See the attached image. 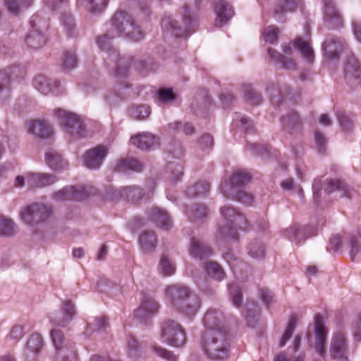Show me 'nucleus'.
I'll list each match as a JSON object with an SVG mask.
<instances>
[{
	"label": "nucleus",
	"instance_id": "f257e3e1",
	"mask_svg": "<svg viewBox=\"0 0 361 361\" xmlns=\"http://www.w3.org/2000/svg\"><path fill=\"white\" fill-rule=\"evenodd\" d=\"M121 35L135 42L144 38L143 32L135 25L132 17L125 11H118L114 15L111 23L107 25L106 32L97 38V44L103 51L112 50L110 56L116 59L118 54L112 49L111 43L114 38Z\"/></svg>",
	"mask_w": 361,
	"mask_h": 361
},
{
	"label": "nucleus",
	"instance_id": "f03ea898",
	"mask_svg": "<svg viewBox=\"0 0 361 361\" xmlns=\"http://www.w3.org/2000/svg\"><path fill=\"white\" fill-rule=\"evenodd\" d=\"M166 297L173 307L190 317L195 315L200 306L198 298L195 295L191 296L190 289L183 284L168 286Z\"/></svg>",
	"mask_w": 361,
	"mask_h": 361
},
{
	"label": "nucleus",
	"instance_id": "7ed1b4c3",
	"mask_svg": "<svg viewBox=\"0 0 361 361\" xmlns=\"http://www.w3.org/2000/svg\"><path fill=\"white\" fill-rule=\"evenodd\" d=\"M204 353L212 360H224L227 357L229 344L225 332L219 329L208 331L203 338Z\"/></svg>",
	"mask_w": 361,
	"mask_h": 361
},
{
	"label": "nucleus",
	"instance_id": "20e7f679",
	"mask_svg": "<svg viewBox=\"0 0 361 361\" xmlns=\"http://www.w3.org/2000/svg\"><path fill=\"white\" fill-rule=\"evenodd\" d=\"M183 25H178V22L171 16L164 17L161 21V26L163 30L171 32L177 37H187L195 32L196 25L195 16L188 7L183 10Z\"/></svg>",
	"mask_w": 361,
	"mask_h": 361
},
{
	"label": "nucleus",
	"instance_id": "39448f33",
	"mask_svg": "<svg viewBox=\"0 0 361 361\" xmlns=\"http://www.w3.org/2000/svg\"><path fill=\"white\" fill-rule=\"evenodd\" d=\"M220 213L224 218L223 224L219 226L221 233L226 235H233V229H246L247 220L245 217L230 206H224L220 209Z\"/></svg>",
	"mask_w": 361,
	"mask_h": 361
},
{
	"label": "nucleus",
	"instance_id": "423d86ee",
	"mask_svg": "<svg viewBox=\"0 0 361 361\" xmlns=\"http://www.w3.org/2000/svg\"><path fill=\"white\" fill-rule=\"evenodd\" d=\"M55 116L60 120L66 133L73 137H82L85 136V125L82 118L63 109H56Z\"/></svg>",
	"mask_w": 361,
	"mask_h": 361
},
{
	"label": "nucleus",
	"instance_id": "0eeeda50",
	"mask_svg": "<svg viewBox=\"0 0 361 361\" xmlns=\"http://www.w3.org/2000/svg\"><path fill=\"white\" fill-rule=\"evenodd\" d=\"M161 338L169 345L178 348L185 343L186 334L178 323L167 320L161 326Z\"/></svg>",
	"mask_w": 361,
	"mask_h": 361
},
{
	"label": "nucleus",
	"instance_id": "6e6552de",
	"mask_svg": "<svg viewBox=\"0 0 361 361\" xmlns=\"http://www.w3.org/2000/svg\"><path fill=\"white\" fill-rule=\"evenodd\" d=\"M51 214L49 207L36 203L24 208L20 212V217L25 224L32 226L47 220Z\"/></svg>",
	"mask_w": 361,
	"mask_h": 361
},
{
	"label": "nucleus",
	"instance_id": "1a4fd4ad",
	"mask_svg": "<svg viewBox=\"0 0 361 361\" xmlns=\"http://www.w3.org/2000/svg\"><path fill=\"white\" fill-rule=\"evenodd\" d=\"M250 175L244 171H235L228 181L221 185L220 190L225 197H234L236 192L250 181Z\"/></svg>",
	"mask_w": 361,
	"mask_h": 361
},
{
	"label": "nucleus",
	"instance_id": "9d476101",
	"mask_svg": "<svg viewBox=\"0 0 361 361\" xmlns=\"http://www.w3.org/2000/svg\"><path fill=\"white\" fill-rule=\"evenodd\" d=\"M50 336L55 349L57 352L58 358H61L62 361H73L76 358V351L73 346L67 343L63 346V335L61 331L53 329Z\"/></svg>",
	"mask_w": 361,
	"mask_h": 361
},
{
	"label": "nucleus",
	"instance_id": "9b49d317",
	"mask_svg": "<svg viewBox=\"0 0 361 361\" xmlns=\"http://www.w3.org/2000/svg\"><path fill=\"white\" fill-rule=\"evenodd\" d=\"M158 309L159 305L151 295L142 293L141 303L135 311V317L145 323L157 312Z\"/></svg>",
	"mask_w": 361,
	"mask_h": 361
},
{
	"label": "nucleus",
	"instance_id": "f8f14e48",
	"mask_svg": "<svg viewBox=\"0 0 361 361\" xmlns=\"http://www.w3.org/2000/svg\"><path fill=\"white\" fill-rule=\"evenodd\" d=\"M108 153V149L97 145L88 150L83 156V164L90 169H97L102 164Z\"/></svg>",
	"mask_w": 361,
	"mask_h": 361
},
{
	"label": "nucleus",
	"instance_id": "ddd939ff",
	"mask_svg": "<svg viewBox=\"0 0 361 361\" xmlns=\"http://www.w3.org/2000/svg\"><path fill=\"white\" fill-rule=\"evenodd\" d=\"M75 314L74 305L71 301H65L60 310L51 313L49 317L54 325L66 326L72 320Z\"/></svg>",
	"mask_w": 361,
	"mask_h": 361
},
{
	"label": "nucleus",
	"instance_id": "4468645a",
	"mask_svg": "<svg viewBox=\"0 0 361 361\" xmlns=\"http://www.w3.org/2000/svg\"><path fill=\"white\" fill-rule=\"evenodd\" d=\"M87 196V192L84 186H67L52 195V198L56 201L77 200L80 201Z\"/></svg>",
	"mask_w": 361,
	"mask_h": 361
},
{
	"label": "nucleus",
	"instance_id": "2eb2a0df",
	"mask_svg": "<svg viewBox=\"0 0 361 361\" xmlns=\"http://www.w3.org/2000/svg\"><path fill=\"white\" fill-rule=\"evenodd\" d=\"M214 11L216 15L214 24L219 27L226 25L234 16V11L231 5L224 0L216 4Z\"/></svg>",
	"mask_w": 361,
	"mask_h": 361
},
{
	"label": "nucleus",
	"instance_id": "dca6fc26",
	"mask_svg": "<svg viewBox=\"0 0 361 361\" xmlns=\"http://www.w3.org/2000/svg\"><path fill=\"white\" fill-rule=\"evenodd\" d=\"M331 356L338 361H348L346 356V341L344 334L341 333L334 336L330 348Z\"/></svg>",
	"mask_w": 361,
	"mask_h": 361
},
{
	"label": "nucleus",
	"instance_id": "f3484780",
	"mask_svg": "<svg viewBox=\"0 0 361 361\" xmlns=\"http://www.w3.org/2000/svg\"><path fill=\"white\" fill-rule=\"evenodd\" d=\"M342 50L343 42L338 37H329L322 44L324 55L329 60L338 59Z\"/></svg>",
	"mask_w": 361,
	"mask_h": 361
},
{
	"label": "nucleus",
	"instance_id": "a211bd4d",
	"mask_svg": "<svg viewBox=\"0 0 361 361\" xmlns=\"http://www.w3.org/2000/svg\"><path fill=\"white\" fill-rule=\"evenodd\" d=\"M324 20L328 26L331 28H336L342 25L343 19L337 11L335 4L331 0H324Z\"/></svg>",
	"mask_w": 361,
	"mask_h": 361
},
{
	"label": "nucleus",
	"instance_id": "6ab92c4d",
	"mask_svg": "<svg viewBox=\"0 0 361 361\" xmlns=\"http://www.w3.org/2000/svg\"><path fill=\"white\" fill-rule=\"evenodd\" d=\"M133 145L142 150H147L159 144V138L149 133H142L130 138Z\"/></svg>",
	"mask_w": 361,
	"mask_h": 361
},
{
	"label": "nucleus",
	"instance_id": "aec40b11",
	"mask_svg": "<svg viewBox=\"0 0 361 361\" xmlns=\"http://www.w3.org/2000/svg\"><path fill=\"white\" fill-rule=\"evenodd\" d=\"M58 180L56 176L49 173H30L27 182L31 188H43L55 183Z\"/></svg>",
	"mask_w": 361,
	"mask_h": 361
},
{
	"label": "nucleus",
	"instance_id": "412c9836",
	"mask_svg": "<svg viewBox=\"0 0 361 361\" xmlns=\"http://www.w3.org/2000/svg\"><path fill=\"white\" fill-rule=\"evenodd\" d=\"M44 160L49 167L54 171L65 170L68 166V161L54 149H49L46 152Z\"/></svg>",
	"mask_w": 361,
	"mask_h": 361
},
{
	"label": "nucleus",
	"instance_id": "4be33fe9",
	"mask_svg": "<svg viewBox=\"0 0 361 361\" xmlns=\"http://www.w3.org/2000/svg\"><path fill=\"white\" fill-rule=\"evenodd\" d=\"M16 66L7 67L0 70V100L5 101L10 97V78L16 73Z\"/></svg>",
	"mask_w": 361,
	"mask_h": 361
},
{
	"label": "nucleus",
	"instance_id": "5701e85b",
	"mask_svg": "<svg viewBox=\"0 0 361 361\" xmlns=\"http://www.w3.org/2000/svg\"><path fill=\"white\" fill-rule=\"evenodd\" d=\"M314 324L316 337L315 349L320 355H322L325 351L326 331L322 316L317 315L314 317Z\"/></svg>",
	"mask_w": 361,
	"mask_h": 361
},
{
	"label": "nucleus",
	"instance_id": "b1692460",
	"mask_svg": "<svg viewBox=\"0 0 361 361\" xmlns=\"http://www.w3.org/2000/svg\"><path fill=\"white\" fill-rule=\"evenodd\" d=\"M28 131L37 137L47 138L53 134L52 127L43 120L31 121L27 123Z\"/></svg>",
	"mask_w": 361,
	"mask_h": 361
},
{
	"label": "nucleus",
	"instance_id": "393cba45",
	"mask_svg": "<svg viewBox=\"0 0 361 361\" xmlns=\"http://www.w3.org/2000/svg\"><path fill=\"white\" fill-rule=\"evenodd\" d=\"M33 85L42 94H48L53 92L59 86V83L56 80L52 81L44 75H38L34 78Z\"/></svg>",
	"mask_w": 361,
	"mask_h": 361
},
{
	"label": "nucleus",
	"instance_id": "a878e982",
	"mask_svg": "<svg viewBox=\"0 0 361 361\" xmlns=\"http://www.w3.org/2000/svg\"><path fill=\"white\" fill-rule=\"evenodd\" d=\"M190 254L195 258L203 259L212 255V250L200 240L193 238L190 242Z\"/></svg>",
	"mask_w": 361,
	"mask_h": 361
},
{
	"label": "nucleus",
	"instance_id": "bb28decb",
	"mask_svg": "<svg viewBox=\"0 0 361 361\" xmlns=\"http://www.w3.org/2000/svg\"><path fill=\"white\" fill-rule=\"evenodd\" d=\"M151 219L163 230H169L173 226L169 214L160 208H152L149 212Z\"/></svg>",
	"mask_w": 361,
	"mask_h": 361
},
{
	"label": "nucleus",
	"instance_id": "cd10ccee",
	"mask_svg": "<svg viewBox=\"0 0 361 361\" xmlns=\"http://www.w3.org/2000/svg\"><path fill=\"white\" fill-rule=\"evenodd\" d=\"M34 0H4V5L8 11L14 16H19L25 9L33 4Z\"/></svg>",
	"mask_w": 361,
	"mask_h": 361
},
{
	"label": "nucleus",
	"instance_id": "c85d7f7f",
	"mask_svg": "<svg viewBox=\"0 0 361 361\" xmlns=\"http://www.w3.org/2000/svg\"><path fill=\"white\" fill-rule=\"evenodd\" d=\"M325 190L327 193H331L333 192H338L340 197H346L350 198L352 197L351 190L343 181L339 180H330L327 183Z\"/></svg>",
	"mask_w": 361,
	"mask_h": 361
},
{
	"label": "nucleus",
	"instance_id": "c756f323",
	"mask_svg": "<svg viewBox=\"0 0 361 361\" xmlns=\"http://www.w3.org/2000/svg\"><path fill=\"white\" fill-rule=\"evenodd\" d=\"M116 191V196L123 197L129 202H136L143 195L142 190L136 186L123 187Z\"/></svg>",
	"mask_w": 361,
	"mask_h": 361
},
{
	"label": "nucleus",
	"instance_id": "7c9ffc66",
	"mask_svg": "<svg viewBox=\"0 0 361 361\" xmlns=\"http://www.w3.org/2000/svg\"><path fill=\"white\" fill-rule=\"evenodd\" d=\"M267 54L269 59L276 64H279L281 68L286 69H295V63L291 59H288L278 52L276 50L269 48L267 50Z\"/></svg>",
	"mask_w": 361,
	"mask_h": 361
},
{
	"label": "nucleus",
	"instance_id": "2f4dec72",
	"mask_svg": "<svg viewBox=\"0 0 361 361\" xmlns=\"http://www.w3.org/2000/svg\"><path fill=\"white\" fill-rule=\"evenodd\" d=\"M60 21L66 36L69 37L78 36V30L76 23L71 13H63L61 17Z\"/></svg>",
	"mask_w": 361,
	"mask_h": 361
},
{
	"label": "nucleus",
	"instance_id": "473e14b6",
	"mask_svg": "<svg viewBox=\"0 0 361 361\" xmlns=\"http://www.w3.org/2000/svg\"><path fill=\"white\" fill-rule=\"evenodd\" d=\"M294 47L299 50L302 57L308 63H312L314 61V51L310 43L299 37L294 40Z\"/></svg>",
	"mask_w": 361,
	"mask_h": 361
},
{
	"label": "nucleus",
	"instance_id": "72a5a7b5",
	"mask_svg": "<svg viewBox=\"0 0 361 361\" xmlns=\"http://www.w3.org/2000/svg\"><path fill=\"white\" fill-rule=\"evenodd\" d=\"M221 319V312L214 308H210L204 315L203 323L206 328L214 330L216 329V327L219 326Z\"/></svg>",
	"mask_w": 361,
	"mask_h": 361
},
{
	"label": "nucleus",
	"instance_id": "f704fd0d",
	"mask_svg": "<svg viewBox=\"0 0 361 361\" xmlns=\"http://www.w3.org/2000/svg\"><path fill=\"white\" fill-rule=\"evenodd\" d=\"M140 244L144 252H152L157 245V236L154 232L144 231L140 236Z\"/></svg>",
	"mask_w": 361,
	"mask_h": 361
},
{
	"label": "nucleus",
	"instance_id": "c9c22d12",
	"mask_svg": "<svg viewBox=\"0 0 361 361\" xmlns=\"http://www.w3.org/2000/svg\"><path fill=\"white\" fill-rule=\"evenodd\" d=\"M116 169L118 172H126L128 171L140 172L142 169V165L135 159H121L117 163Z\"/></svg>",
	"mask_w": 361,
	"mask_h": 361
},
{
	"label": "nucleus",
	"instance_id": "e433bc0d",
	"mask_svg": "<svg viewBox=\"0 0 361 361\" xmlns=\"http://www.w3.org/2000/svg\"><path fill=\"white\" fill-rule=\"evenodd\" d=\"M204 269L210 278L216 281H221L225 277L223 269L215 262H207L204 266Z\"/></svg>",
	"mask_w": 361,
	"mask_h": 361
},
{
	"label": "nucleus",
	"instance_id": "4c0bfd02",
	"mask_svg": "<svg viewBox=\"0 0 361 361\" xmlns=\"http://www.w3.org/2000/svg\"><path fill=\"white\" fill-rule=\"evenodd\" d=\"M79 4L84 6L90 13H99L107 6L109 0H78Z\"/></svg>",
	"mask_w": 361,
	"mask_h": 361
},
{
	"label": "nucleus",
	"instance_id": "58836bf2",
	"mask_svg": "<svg viewBox=\"0 0 361 361\" xmlns=\"http://www.w3.org/2000/svg\"><path fill=\"white\" fill-rule=\"evenodd\" d=\"M25 42L30 47L38 49L45 44L46 38L42 32L32 30L27 35Z\"/></svg>",
	"mask_w": 361,
	"mask_h": 361
},
{
	"label": "nucleus",
	"instance_id": "ea45409f",
	"mask_svg": "<svg viewBox=\"0 0 361 361\" xmlns=\"http://www.w3.org/2000/svg\"><path fill=\"white\" fill-rule=\"evenodd\" d=\"M158 269L163 276H171L176 271V265L168 256L164 255L160 259Z\"/></svg>",
	"mask_w": 361,
	"mask_h": 361
},
{
	"label": "nucleus",
	"instance_id": "a19ab883",
	"mask_svg": "<svg viewBox=\"0 0 361 361\" xmlns=\"http://www.w3.org/2000/svg\"><path fill=\"white\" fill-rule=\"evenodd\" d=\"M151 114V109L149 106L135 105L129 109V115L135 120H144Z\"/></svg>",
	"mask_w": 361,
	"mask_h": 361
},
{
	"label": "nucleus",
	"instance_id": "79ce46f5",
	"mask_svg": "<svg viewBox=\"0 0 361 361\" xmlns=\"http://www.w3.org/2000/svg\"><path fill=\"white\" fill-rule=\"evenodd\" d=\"M185 214L192 221H196L207 216L208 209L203 204L194 205L187 207Z\"/></svg>",
	"mask_w": 361,
	"mask_h": 361
},
{
	"label": "nucleus",
	"instance_id": "37998d69",
	"mask_svg": "<svg viewBox=\"0 0 361 361\" xmlns=\"http://www.w3.org/2000/svg\"><path fill=\"white\" fill-rule=\"evenodd\" d=\"M281 125L285 130L290 133L295 128H298L300 121L297 113L292 111L286 117H283L281 119Z\"/></svg>",
	"mask_w": 361,
	"mask_h": 361
},
{
	"label": "nucleus",
	"instance_id": "c03bdc74",
	"mask_svg": "<svg viewBox=\"0 0 361 361\" xmlns=\"http://www.w3.org/2000/svg\"><path fill=\"white\" fill-rule=\"evenodd\" d=\"M78 59L75 53L72 51H66L61 58V67L63 70H71L76 67Z\"/></svg>",
	"mask_w": 361,
	"mask_h": 361
},
{
	"label": "nucleus",
	"instance_id": "a18cd8bd",
	"mask_svg": "<svg viewBox=\"0 0 361 361\" xmlns=\"http://www.w3.org/2000/svg\"><path fill=\"white\" fill-rule=\"evenodd\" d=\"M210 188L209 183L207 181H199L195 185L189 188L187 190V195L190 197H196L206 194Z\"/></svg>",
	"mask_w": 361,
	"mask_h": 361
},
{
	"label": "nucleus",
	"instance_id": "49530a36",
	"mask_svg": "<svg viewBox=\"0 0 361 361\" xmlns=\"http://www.w3.org/2000/svg\"><path fill=\"white\" fill-rule=\"evenodd\" d=\"M305 228H303V233H301V228L297 226H293L288 228L285 231V236L288 238L290 241L298 243L300 240V235H306V237L312 236L316 235V233H313L312 234L307 235L305 231Z\"/></svg>",
	"mask_w": 361,
	"mask_h": 361
},
{
	"label": "nucleus",
	"instance_id": "de8ad7c7",
	"mask_svg": "<svg viewBox=\"0 0 361 361\" xmlns=\"http://www.w3.org/2000/svg\"><path fill=\"white\" fill-rule=\"evenodd\" d=\"M16 232L15 223L9 219L0 218V235L10 236Z\"/></svg>",
	"mask_w": 361,
	"mask_h": 361
},
{
	"label": "nucleus",
	"instance_id": "09e8293b",
	"mask_svg": "<svg viewBox=\"0 0 361 361\" xmlns=\"http://www.w3.org/2000/svg\"><path fill=\"white\" fill-rule=\"evenodd\" d=\"M248 255L255 259L262 258L265 255V247L258 240L251 242L247 247Z\"/></svg>",
	"mask_w": 361,
	"mask_h": 361
},
{
	"label": "nucleus",
	"instance_id": "8fccbe9b",
	"mask_svg": "<svg viewBox=\"0 0 361 361\" xmlns=\"http://www.w3.org/2000/svg\"><path fill=\"white\" fill-rule=\"evenodd\" d=\"M245 99L252 104L257 105L262 102V97L252 88L251 85L245 84L243 86Z\"/></svg>",
	"mask_w": 361,
	"mask_h": 361
},
{
	"label": "nucleus",
	"instance_id": "3c124183",
	"mask_svg": "<svg viewBox=\"0 0 361 361\" xmlns=\"http://www.w3.org/2000/svg\"><path fill=\"white\" fill-rule=\"evenodd\" d=\"M166 173H169L168 178L170 180L177 181L183 175V168L180 164L169 163L166 166Z\"/></svg>",
	"mask_w": 361,
	"mask_h": 361
},
{
	"label": "nucleus",
	"instance_id": "603ef678",
	"mask_svg": "<svg viewBox=\"0 0 361 361\" xmlns=\"http://www.w3.org/2000/svg\"><path fill=\"white\" fill-rule=\"evenodd\" d=\"M128 353L132 358H136L141 354V345L138 343L137 340L130 336L128 338Z\"/></svg>",
	"mask_w": 361,
	"mask_h": 361
},
{
	"label": "nucleus",
	"instance_id": "864d4df0",
	"mask_svg": "<svg viewBox=\"0 0 361 361\" xmlns=\"http://www.w3.org/2000/svg\"><path fill=\"white\" fill-rule=\"evenodd\" d=\"M27 344L30 350L33 352H38L43 345L41 335L37 333L32 334Z\"/></svg>",
	"mask_w": 361,
	"mask_h": 361
},
{
	"label": "nucleus",
	"instance_id": "5fc2aeb1",
	"mask_svg": "<svg viewBox=\"0 0 361 361\" xmlns=\"http://www.w3.org/2000/svg\"><path fill=\"white\" fill-rule=\"evenodd\" d=\"M297 4L294 0H283L275 8L276 13L292 12L296 9Z\"/></svg>",
	"mask_w": 361,
	"mask_h": 361
},
{
	"label": "nucleus",
	"instance_id": "6e6d98bb",
	"mask_svg": "<svg viewBox=\"0 0 361 361\" xmlns=\"http://www.w3.org/2000/svg\"><path fill=\"white\" fill-rule=\"evenodd\" d=\"M296 325V319L295 317L290 318L287 328L280 341V346L283 347L286 345V342L290 338L295 330Z\"/></svg>",
	"mask_w": 361,
	"mask_h": 361
},
{
	"label": "nucleus",
	"instance_id": "4d7b16f0",
	"mask_svg": "<svg viewBox=\"0 0 361 361\" xmlns=\"http://www.w3.org/2000/svg\"><path fill=\"white\" fill-rule=\"evenodd\" d=\"M227 198H232L240 202L245 205H250L253 201L252 195L245 191L239 190L235 193L234 197H226Z\"/></svg>",
	"mask_w": 361,
	"mask_h": 361
},
{
	"label": "nucleus",
	"instance_id": "13d9d810",
	"mask_svg": "<svg viewBox=\"0 0 361 361\" xmlns=\"http://www.w3.org/2000/svg\"><path fill=\"white\" fill-rule=\"evenodd\" d=\"M279 29L274 26H269L264 31V40L270 44H273L277 41Z\"/></svg>",
	"mask_w": 361,
	"mask_h": 361
},
{
	"label": "nucleus",
	"instance_id": "bf43d9fd",
	"mask_svg": "<svg viewBox=\"0 0 361 361\" xmlns=\"http://www.w3.org/2000/svg\"><path fill=\"white\" fill-rule=\"evenodd\" d=\"M107 326L108 323L104 317H97L93 324L90 323L88 324L86 333L88 334L89 331H99L106 328Z\"/></svg>",
	"mask_w": 361,
	"mask_h": 361
},
{
	"label": "nucleus",
	"instance_id": "052dcab7",
	"mask_svg": "<svg viewBox=\"0 0 361 361\" xmlns=\"http://www.w3.org/2000/svg\"><path fill=\"white\" fill-rule=\"evenodd\" d=\"M153 350L157 355H159L169 361H177L178 360L177 355H174L173 353H171V351H169L165 348H163L159 347V346H154Z\"/></svg>",
	"mask_w": 361,
	"mask_h": 361
},
{
	"label": "nucleus",
	"instance_id": "680f3d73",
	"mask_svg": "<svg viewBox=\"0 0 361 361\" xmlns=\"http://www.w3.org/2000/svg\"><path fill=\"white\" fill-rule=\"evenodd\" d=\"M158 100L159 103L165 104L175 99V96L170 89H161L158 92Z\"/></svg>",
	"mask_w": 361,
	"mask_h": 361
},
{
	"label": "nucleus",
	"instance_id": "e2e57ef3",
	"mask_svg": "<svg viewBox=\"0 0 361 361\" xmlns=\"http://www.w3.org/2000/svg\"><path fill=\"white\" fill-rule=\"evenodd\" d=\"M350 255L353 258L358 252H361V238L352 236L350 238Z\"/></svg>",
	"mask_w": 361,
	"mask_h": 361
},
{
	"label": "nucleus",
	"instance_id": "0e129e2a",
	"mask_svg": "<svg viewBox=\"0 0 361 361\" xmlns=\"http://www.w3.org/2000/svg\"><path fill=\"white\" fill-rule=\"evenodd\" d=\"M337 118L343 130H348L351 128L353 121L344 112L338 113Z\"/></svg>",
	"mask_w": 361,
	"mask_h": 361
},
{
	"label": "nucleus",
	"instance_id": "69168bd1",
	"mask_svg": "<svg viewBox=\"0 0 361 361\" xmlns=\"http://www.w3.org/2000/svg\"><path fill=\"white\" fill-rule=\"evenodd\" d=\"M23 335V327L20 325L14 326L9 334L8 335V338L10 340H13L15 341H18Z\"/></svg>",
	"mask_w": 361,
	"mask_h": 361
},
{
	"label": "nucleus",
	"instance_id": "338daca9",
	"mask_svg": "<svg viewBox=\"0 0 361 361\" xmlns=\"http://www.w3.org/2000/svg\"><path fill=\"white\" fill-rule=\"evenodd\" d=\"M315 144L319 152H323L325 150V145L326 143L324 135L320 132H316L314 134Z\"/></svg>",
	"mask_w": 361,
	"mask_h": 361
},
{
	"label": "nucleus",
	"instance_id": "774afa93",
	"mask_svg": "<svg viewBox=\"0 0 361 361\" xmlns=\"http://www.w3.org/2000/svg\"><path fill=\"white\" fill-rule=\"evenodd\" d=\"M274 361H305L304 355H299L290 359L288 357L285 353H280L275 358Z\"/></svg>",
	"mask_w": 361,
	"mask_h": 361
}]
</instances>
